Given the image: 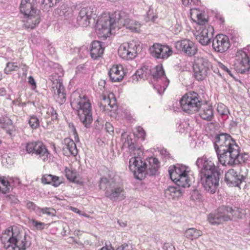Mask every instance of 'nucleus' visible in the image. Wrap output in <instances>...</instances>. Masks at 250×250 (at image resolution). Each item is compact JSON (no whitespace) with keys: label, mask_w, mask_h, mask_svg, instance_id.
Returning a JSON list of instances; mask_svg holds the SVG:
<instances>
[{"label":"nucleus","mask_w":250,"mask_h":250,"mask_svg":"<svg viewBox=\"0 0 250 250\" xmlns=\"http://www.w3.org/2000/svg\"><path fill=\"white\" fill-rule=\"evenodd\" d=\"M13 182L12 177L0 176V194H5L9 192Z\"/></svg>","instance_id":"nucleus-33"},{"label":"nucleus","mask_w":250,"mask_h":250,"mask_svg":"<svg viewBox=\"0 0 250 250\" xmlns=\"http://www.w3.org/2000/svg\"><path fill=\"white\" fill-rule=\"evenodd\" d=\"M82 215L87 218L90 217V216L86 214V213H83Z\"/></svg>","instance_id":"nucleus-62"},{"label":"nucleus","mask_w":250,"mask_h":250,"mask_svg":"<svg viewBox=\"0 0 250 250\" xmlns=\"http://www.w3.org/2000/svg\"><path fill=\"white\" fill-rule=\"evenodd\" d=\"M26 207L30 211H35L40 216H42L43 214H47L49 216H52L55 215V211L53 208L47 207L42 208L37 207L36 205L32 202H27L26 204Z\"/></svg>","instance_id":"nucleus-26"},{"label":"nucleus","mask_w":250,"mask_h":250,"mask_svg":"<svg viewBox=\"0 0 250 250\" xmlns=\"http://www.w3.org/2000/svg\"><path fill=\"white\" fill-rule=\"evenodd\" d=\"M186 236L191 240L197 239L203 235L202 231L194 228L187 229L185 232Z\"/></svg>","instance_id":"nucleus-37"},{"label":"nucleus","mask_w":250,"mask_h":250,"mask_svg":"<svg viewBox=\"0 0 250 250\" xmlns=\"http://www.w3.org/2000/svg\"><path fill=\"white\" fill-rule=\"evenodd\" d=\"M210 63L205 58L198 57L194 60L193 70L195 78L199 81L205 80L210 72Z\"/></svg>","instance_id":"nucleus-13"},{"label":"nucleus","mask_w":250,"mask_h":250,"mask_svg":"<svg viewBox=\"0 0 250 250\" xmlns=\"http://www.w3.org/2000/svg\"><path fill=\"white\" fill-rule=\"evenodd\" d=\"M125 16L121 11L113 12H104L99 17L96 27L99 37L106 39L111 34V30L115 29L116 23L120 22V18Z\"/></svg>","instance_id":"nucleus-3"},{"label":"nucleus","mask_w":250,"mask_h":250,"mask_svg":"<svg viewBox=\"0 0 250 250\" xmlns=\"http://www.w3.org/2000/svg\"><path fill=\"white\" fill-rule=\"evenodd\" d=\"M69 127H70V128H71L72 129V133L73 135H74V138L75 140H76L77 139H78V135L76 131V129L74 127V125H69Z\"/></svg>","instance_id":"nucleus-53"},{"label":"nucleus","mask_w":250,"mask_h":250,"mask_svg":"<svg viewBox=\"0 0 250 250\" xmlns=\"http://www.w3.org/2000/svg\"><path fill=\"white\" fill-rule=\"evenodd\" d=\"M41 21V11L35 10L24 15L23 20V26L26 29L35 28Z\"/></svg>","instance_id":"nucleus-22"},{"label":"nucleus","mask_w":250,"mask_h":250,"mask_svg":"<svg viewBox=\"0 0 250 250\" xmlns=\"http://www.w3.org/2000/svg\"><path fill=\"white\" fill-rule=\"evenodd\" d=\"M218 64L217 65H213L211 66L212 69L214 71V73L218 74L219 75L221 76V74L220 73L219 70L218 68Z\"/></svg>","instance_id":"nucleus-55"},{"label":"nucleus","mask_w":250,"mask_h":250,"mask_svg":"<svg viewBox=\"0 0 250 250\" xmlns=\"http://www.w3.org/2000/svg\"><path fill=\"white\" fill-rule=\"evenodd\" d=\"M28 124L30 127L33 129H36L40 126L39 119L35 115L30 116Z\"/></svg>","instance_id":"nucleus-42"},{"label":"nucleus","mask_w":250,"mask_h":250,"mask_svg":"<svg viewBox=\"0 0 250 250\" xmlns=\"http://www.w3.org/2000/svg\"><path fill=\"white\" fill-rule=\"evenodd\" d=\"M19 68V66L16 62H8L4 69V72L6 74H10L13 71H16Z\"/></svg>","instance_id":"nucleus-40"},{"label":"nucleus","mask_w":250,"mask_h":250,"mask_svg":"<svg viewBox=\"0 0 250 250\" xmlns=\"http://www.w3.org/2000/svg\"><path fill=\"white\" fill-rule=\"evenodd\" d=\"M131 158L129 161V168L131 171L134 172V174L138 179L141 178L146 171L147 164L143 162L139 157L142 153H138V155H134L135 153H129Z\"/></svg>","instance_id":"nucleus-14"},{"label":"nucleus","mask_w":250,"mask_h":250,"mask_svg":"<svg viewBox=\"0 0 250 250\" xmlns=\"http://www.w3.org/2000/svg\"><path fill=\"white\" fill-rule=\"evenodd\" d=\"M151 74L154 79L158 81L159 83L164 82L163 85L155 84V86L159 91H164L167 88L168 82L165 76V72L162 64H159L150 71Z\"/></svg>","instance_id":"nucleus-19"},{"label":"nucleus","mask_w":250,"mask_h":250,"mask_svg":"<svg viewBox=\"0 0 250 250\" xmlns=\"http://www.w3.org/2000/svg\"><path fill=\"white\" fill-rule=\"evenodd\" d=\"M217 110L218 112L221 115L226 114L228 110L226 106L223 104H218L217 107Z\"/></svg>","instance_id":"nucleus-48"},{"label":"nucleus","mask_w":250,"mask_h":250,"mask_svg":"<svg viewBox=\"0 0 250 250\" xmlns=\"http://www.w3.org/2000/svg\"><path fill=\"white\" fill-rule=\"evenodd\" d=\"M183 4L185 6H191L195 4L198 1V0H182Z\"/></svg>","instance_id":"nucleus-49"},{"label":"nucleus","mask_w":250,"mask_h":250,"mask_svg":"<svg viewBox=\"0 0 250 250\" xmlns=\"http://www.w3.org/2000/svg\"><path fill=\"white\" fill-rule=\"evenodd\" d=\"M230 45L229 37L224 34H218L212 41V47L216 52L224 53Z\"/></svg>","instance_id":"nucleus-20"},{"label":"nucleus","mask_w":250,"mask_h":250,"mask_svg":"<svg viewBox=\"0 0 250 250\" xmlns=\"http://www.w3.org/2000/svg\"><path fill=\"white\" fill-rule=\"evenodd\" d=\"M190 15L191 20L201 26L198 34L208 37L213 36L214 28L212 26L208 23V21L201 11L196 8H191Z\"/></svg>","instance_id":"nucleus-9"},{"label":"nucleus","mask_w":250,"mask_h":250,"mask_svg":"<svg viewBox=\"0 0 250 250\" xmlns=\"http://www.w3.org/2000/svg\"><path fill=\"white\" fill-rule=\"evenodd\" d=\"M109 75L112 82H120L125 75V72L123 65L121 64L113 65L110 68Z\"/></svg>","instance_id":"nucleus-29"},{"label":"nucleus","mask_w":250,"mask_h":250,"mask_svg":"<svg viewBox=\"0 0 250 250\" xmlns=\"http://www.w3.org/2000/svg\"><path fill=\"white\" fill-rule=\"evenodd\" d=\"M65 173L66 178L70 181L73 182H77V174L75 171L71 169L66 168L65 169Z\"/></svg>","instance_id":"nucleus-41"},{"label":"nucleus","mask_w":250,"mask_h":250,"mask_svg":"<svg viewBox=\"0 0 250 250\" xmlns=\"http://www.w3.org/2000/svg\"><path fill=\"white\" fill-rule=\"evenodd\" d=\"M100 107L101 110L110 114L111 116L112 114L116 113L118 109V105L115 98H110L109 97H106L103 95L100 103Z\"/></svg>","instance_id":"nucleus-21"},{"label":"nucleus","mask_w":250,"mask_h":250,"mask_svg":"<svg viewBox=\"0 0 250 250\" xmlns=\"http://www.w3.org/2000/svg\"><path fill=\"white\" fill-rule=\"evenodd\" d=\"M71 209L73 211L81 214V211L80 210H79L78 208H74V207H71Z\"/></svg>","instance_id":"nucleus-60"},{"label":"nucleus","mask_w":250,"mask_h":250,"mask_svg":"<svg viewBox=\"0 0 250 250\" xmlns=\"http://www.w3.org/2000/svg\"><path fill=\"white\" fill-rule=\"evenodd\" d=\"M234 67L239 73H244L250 68V59L243 50H238L236 54Z\"/></svg>","instance_id":"nucleus-17"},{"label":"nucleus","mask_w":250,"mask_h":250,"mask_svg":"<svg viewBox=\"0 0 250 250\" xmlns=\"http://www.w3.org/2000/svg\"><path fill=\"white\" fill-rule=\"evenodd\" d=\"M175 47L177 50L190 57L195 55L198 51L197 45L188 39L177 41L175 43Z\"/></svg>","instance_id":"nucleus-18"},{"label":"nucleus","mask_w":250,"mask_h":250,"mask_svg":"<svg viewBox=\"0 0 250 250\" xmlns=\"http://www.w3.org/2000/svg\"><path fill=\"white\" fill-rule=\"evenodd\" d=\"M36 0H21L20 6V11L23 15H27L32 11L38 10L35 7Z\"/></svg>","instance_id":"nucleus-32"},{"label":"nucleus","mask_w":250,"mask_h":250,"mask_svg":"<svg viewBox=\"0 0 250 250\" xmlns=\"http://www.w3.org/2000/svg\"><path fill=\"white\" fill-rule=\"evenodd\" d=\"M180 104L182 109L185 112L194 114L199 111L203 101L197 92L189 91L182 97Z\"/></svg>","instance_id":"nucleus-5"},{"label":"nucleus","mask_w":250,"mask_h":250,"mask_svg":"<svg viewBox=\"0 0 250 250\" xmlns=\"http://www.w3.org/2000/svg\"><path fill=\"white\" fill-rule=\"evenodd\" d=\"M121 13H124L125 16L120 17L119 23L133 32L140 33L141 28V23L131 19L127 13L123 11H121Z\"/></svg>","instance_id":"nucleus-23"},{"label":"nucleus","mask_w":250,"mask_h":250,"mask_svg":"<svg viewBox=\"0 0 250 250\" xmlns=\"http://www.w3.org/2000/svg\"><path fill=\"white\" fill-rule=\"evenodd\" d=\"M217 210L214 213H210L208 217V222L212 225H219L223 223Z\"/></svg>","instance_id":"nucleus-39"},{"label":"nucleus","mask_w":250,"mask_h":250,"mask_svg":"<svg viewBox=\"0 0 250 250\" xmlns=\"http://www.w3.org/2000/svg\"><path fill=\"white\" fill-rule=\"evenodd\" d=\"M26 152L28 154H35L43 162H48L50 153L46 146L42 141H32L24 145Z\"/></svg>","instance_id":"nucleus-11"},{"label":"nucleus","mask_w":250,"mask_h":250,"mask_svg":"<svg viewBox=\"0 0 250 250\" xmlns=\"http://www.w3.org/2000/svg\"><path fill=\"white\" fill-rule=\"evenodd\" d=\"M47 118H50L52 121L56 120L58 118V114L53 107L47 108Z\"/></svg>","instance_id":"nucleus-46"},{"label":"nucleus","mask_w":250,"mask_h":250,"mask_svg":"<svg viewBox=\"0 0 250 250\" xmlns=\"http://www.w3.org/2000/svg\"><path fill=\"white\" fill-rule=\"evenodd\" d=\"M96 16L94 8L85 7L81 9L77 18L78 24L82 27H87L89 25L90 21L94 20Z\"/></svg>","instance_id":"nucleus-15"},{"label":"nucleus","mask_w":250,"mask_h":250,"mask_svg":"<svg viewBox=\"0 0 250 250\" xmlns=\"http://www.w3.org/2000/svg\"><path fill=\"white\" fill-rule=\"evenodd\" d=\"M100 250H114L113 247L110 245H106L104 247H103L102 249H101Z\"/></svg>","instance_id":"nucleus-57"},{"label":"nucleus","mask_w":250,"mask_h":250,"mask_svg":"<svg viewBox=\"0 0 250 250\" xmlns=\"http://www.w3.org/2000/svg\"><path fill=\"white\" fill-rule=\"evenodd\" d=\"M99 188L104 191L105 197L115 200L124 196L125 191L123 185L116 183L113 179L103 177L99 181Z\"/></svg>","instance_id":"nucleus-6"},{"label":"nucleus","mask_w":250,"mask_h":250,"mask_svg":"<svg viewBox=\"0 0 250 250\" xmlns=\"http://www.w3.org/2000/svg\"><path fill=\"white\" fill-rule=\"evenodd\" d=\"M198 167H202L200 171V181L205 189L213 194L219 186V174L214 163L206 157L199 158L196 161Z\"/></svg>","instance_id":"nucleus-1"},{"label":"nucleus","mask_w":250,"mask_h":250,"mask_svg":"<svg viewBox=\"0 0 250 250\" xmlns=\"http://www.w3.org/2000/svg\"><path fill=\"white\" fill-rule=\"evenodd\" d=\"M75 235L79 236L82 235V231L80 229H75L74 231Z\"/></svg>","instance_id":"nucleus-59"},{"label":"nucleus","mask_w":250,"mask_h":250,"mask_svg":"<svg viewBox=\"0 0 250 250\" xmlns=\"http://www.w3.org/2000/svg\"><path fill=\"white\" fill-rule=\"evenodd\" d=\"M165 196L169 199H175L182 195V192L180 189L174 187H169L165 190Z\"/></svg>","instance_id":"nucleus-36"},{"label":"nucleus","mask_w":250,"mask_h":250,"mask_svg":"<svg viewBox=\"0 0 250 250\" xmlns=\"http://www.w3.org/2000/svg\"><path fill=\"white\" fill-rule=\"evenodd\" d=\"M134 135L142 140H144L146 137V132L141 126H138L135 129Z\"/></svg>","instance_id":"nucleus-45"},{"label":"nucleus","mask_w":250,"mask_h":250,"mask_svg":"<svg viewBox=\"0 0 250 250\" xmlns=\"http://www.w3.org/2000/svg\"><path fill=\"white\" fill-rule=\"evenodd\" d=\"M105 128L106 131L110 134H111L114 132V127L109 123H106L105 125Z\"/></svg>","instance_id":"nucleus-51"},{"label":"nucleus","mask_w":250,"mask_h":250,"mask_svg":"<svg viewBox=\"0 0 250 250\" xmlns=\"http://www.w3.org/2000/svg\"><path fill=\"white\" fill-rule=\"evenodd\" d=\"M171 26V31H172L175 34L179 33L182 29V25L181 23L179 22L177 20H175Z\"/></svg>","instance_id":"nucleus-47"},{"label":"nucleus","mask_w":250,"mask_h":250,"mask_svg":"<svg viewBox=\"0 0 250 250\" xmlns=\"http://www.w3.org/2000/svg\"><path fill=\"white\" fill-rule=\"evenodd\" d=\"M70 104L72 108L76 111L81 121L87 127L92 121L91 104L88 97L81 90L77 89L71 94Z\"/></svg>","instance_id":"nucleus-2"},{"label":"nucleus","mask_w":250,"mask_h":250,"mask_svg":"<svg viewBox=\"0 0 250 250\" xmlns=\"http://www.w3.org/2000/svg\"><path fill=\"white\" fill-rule=\"evenodd\" d=\"M90 55L93 60H97L102 57L104 47L102 42L98 41H93L90 47Z\"/></svg>","instance_id":"nucleus-27"},{"label":"nucleus","mask_w":250,"mask_h":250,"mask_svg":"<svg viewBox=\"0 0 250 250\" xmlns=\"http://www.w3.org/2000/svg\"><path fill=\"white\" fill-rule=\"evenodd\" d=\"M218 66L219 68H220L222 70L224 71L226 73H227L229 75H231L230 70L224 64H223L221 62H218Z\"/></svg>","instance_id":"nucleus-50"},{"label":"nucleus","mask_w":250,"mask_h":250,"mask_svg":"<svg viewBox=\"0 0 250 250\" xmlns=\"http://www.w3.org/2000/svg\"><path fill=\"white\" fill-rule=\"evenodd\" d=\"M116 250H130V249L127 244H124L118 247Z\"/></svg>","instance_id":"nucleus-54"},{"label":"nucleus","mask_w":250,"mask_h":250,"mask_svg":"<svg viewBox=\"0 0 250 250\" xmlns=\"http://www.w3.org/2000/svg\"><path fill=\"white\" fill-rule=\"evenodd\" d=\"M148 165H147V168L150 170L153 174L155 173L160 167V162L156 157H150L148 159Z\"/></svg>","instance_id":"nucleus-38"},{"label":"nucleus","mask_w":250,"mask_h":250,"mask_svg":"<svg viewBox=\"0 0 250 250\" xmlns=\"http://www.w3.org/2000/svg\"><path fill=\"white\" fill-rule=\"evenodd\" d=\"M185 166L175 167L174 169L169 171L170 178L179 187L188 188L191 184V179L189 177V171Z\"/></svg>","instance_id":"nucleus-10"},{"label":"nucleus","mask_w":250,"mask_h":250,"mask_svg":"<svg viewBox=\"0 0 250 250\" xmlns=\"http://www.w3.org/2000/svg\"><path fill=\"white\" fill-rule=\"evenodd\" d=\"M9 126L10 127L9 129L6 130V133L9 134L10 136H12L13 132L14 126L11 124H10Z\"/></svg>","instance_id":"nucleus-56"},{"label":"nucleus","mask_w":250,"mask_h":250,"mask_svg":"<svg viewBox=\"0 0 250 250\" xmlns=\"http://www.w3.org/2000/svg\"><path fill=\"white\" fill-rule=\"evenodd\" d=\"M6 91L4 88H0V95L3 96L5 94Z\"/></svg>","instance_id":"nucleus-61"},{"label":"nucleus","mask_w":250,"mask_h":250,"mask_svg":"<svg viewBox=\"0 0 250 250\" xmlns=\"http://www.w3.org/2000/svg\"><path fill=\"white\" fill-rule=\"evenodd\" d=\"M140 49L139 43L135 40L122 43L118 50V55L125 60H132L136 58Z\"/></svg>","instance_id":"nucleus-12"},{"label":"nucleus","mask_w":250,"mask_h":250,"mask_svg":"<svg viewBox=\"0 0 250 250\" xmlns=\"http://www.w3.org/2000/svg\"><path fill=\"white\" fill-rule=\"evenodd\" d=\"M4 247L8 250H25L26 242L24 236H22L16 227H9L0 237Z\"/></svg>","instance_id":"nucleus-4"},{"label":"nucleus","mask_w":250,"mask_h":250,"mask_svg":"<svg viewBox=\"0 0 250 250\" xmlns=\"http://www.w3.org/2000/svg\"><path fill=\"white\" fill-rule=\"evenodd\" d=\"M42 182L44 184H51L55 187L59 186L61 183L60 178L51 174H44L42 177Z\"/></svg>","instance_id":"nucleus-34"},{"label":"nucleus","mask_w":250,"mask_h":250,"mask_svg":"<svg viewBox=\"0 0 250 250\" xmlns=\"http://www.w3.org/2000/svg\"><path fill=\"white\" fill-rule=\"evenodd\" d=\"M53 98L57 103L60 104H63L66 101V94L62 84L59 83L56 87H53Z\"/></svg>","instance_id":"nucleus-30"},{"label":"nucleus","mask_w":250,"mask_h":250,"mask_svg":"<svg viewBox=\"0 0 250 250\" xmlns=\"http://www.w3.org/2000/svg\"><path fill=\"white\" fill-rule=\"evenodd\" d=\"M121 140L123 146L128 148L129 153H134V151L135 153H134V155H138V153H143L142 149L135 145L131 136L127 132H124L122 134Z\"/></svg>","instance_id":"nucleus-24"},{"label":"nucleus","mask_w":250,"mask_h":250,"mask_svg":"<svg viewBox=\"0 0 250 250\" xmlns=\"http://www.w3.org/2000/svg\"><path fill=\"white\" fill-rule=\"evenodd\" d=\"M214 146L217 153L232 150L236 152V150L240 149L235 141L226 133L219 134L216 137Z\"/></svg>","instance_id":"nucleus-8"},{"label":"nucleus","mask_w":250,"mask_h":250,"mask_svg":"<svg viewBox=\"0 0 250 250\" xmlns=\"http://www.w3.org/2000/svg\"><path fill=\"white\" fill-rule=\"evenodd\" d=\"M1 78H2V75H1V73H0V80H1Z\"/></svg>","instance_id":"nucleus-64"},{"label":"nucleus","mask_w":250,"mask_h":250,"mask_svg":"<svg viewBox=\"0 0 250 250\" xmlns=\"http://www.w3.org/2000/svg\"><path fill=\"white\" fill-rule=\"evenodd\" d=\"M28 83L32 85V89H35L36 88V83L35 81L32 76H29L28 78Z\"/></svg>","instance_id":"nucleus-52"},{"label":"nucleus","mask_w":250,"mask_h":250,"mask_svg":"<svg viewBox=\"0 0 250 250\" xmlns=\"http://www.w3.org/2000/svg\"><path fill=\"white\" fill-rule=\"evenodd\" d=\"M63 154L67 156H76L78 153V149L75 143L73 140L67 138L64 140V145L62 147Z\"/></svg>","instance_id":"nucleus-28"},{"label":"nucleus","mask_w":250,"mask_h":250,"mask_svg":"<svg viewBox=\"0 0 250 250\" xmlns=\"http://www.w3.org/2000/svg\"><path fill=\"white\" fill-rule=\"evenodd\" d=\"M233 151L217 153L219 162L221 164L224 166L234 167L242 165L248 160V154L240 153V149L236 150V152Z\"/></svg>","instance_id":"nucleus-7"},{"label":"nucleus","mask_w":250,"mask_h":250,"mask_svg":"<svg viewBox=\"0 0 250 250\" xmlns=\"http://www.w3.org/2000/svg\"><path fill=\"white\" fill-rule=\"evenodd\" d=\"M0 124H1V127L3 128H6V127L2 123V122H0Z\"/></svg>","instance_id":"nucleus-63"},{"label":"nucleus","mask_w":250,"mask_h":250,"mask_svg":"<svg viewBox=\"0 0 250 250\" xmlns=\"http://www.w3.org/2000/svg\"><path fill=\"white\" fill-rule=\"evenodd\" d=\"M42 3L45 5H48L49 7L52 5L51 1L50 0H42Z\"/></svg>","instance_id":"nucleus-58"},{"label":"nucleus","mask_w":250,"mask_h":250,"mask_svg":"<svg viewBox=\"0 0 250 250\" xmlns=\"http://www.w3.org/2000/svg\"><path fill=\"white\" fill-rule=\"evenodd\" d=\"M152 56L156 59H167L172 54V49L167 45L155 43L149 48Z\"/></svg>","instance_id":"nucleus-16"},{"label":"nucleus","mask_w":250,"mask_h":250,"mask_svg":"<svg viewBox=\"0 0 250 250\" xmlns=\"http://www.w3.org/2000/svg\"><path fill=\"white\" fill-rule=\"evenodd\" d=\"M212 37H208V36H205L198 34L196 36L197 40L199 42L203 45H208L210 42V39Z\"/></svg>","instance_id":"nucleus-44"},{"label":"nucleus","mask_w":250,"mask_h":250,"mask_svg":"<svg viewBox=\"0 0 250 250\" xmlns=\"http://www.w3.org/2000/svg\"><path fill=\"white\" fill-rule=\"evenodd\" d=\"M225 179L229 186L237 187L242 183L243 176L233 169H230L226 172Z\"/></svg>","instance_id":"nucleus-25"},{"label":"nucleus","mask_w":250,"mask_h":250,"mask_svg":"<svg viewBox=\"0 0 250 250\" xmlns=\"http://www.w3.org/2000/svg\"><path fill=\"white\" fill-rule=\"evenodd\" d=\"M217 210L223 223L232 219L233 217V209L229 206H221L219 207Z\"/></svg>","instance_id":"nucleus-31"},{"label":"nucleus","mask_w":250,"mask_h":250,"mask_svg":"<svg viewBox=\"0 0 250 250\" xmlns=\"http://www.w3.org/2000/svg\"><path fill=\"white\" fill-rule=\"evenodd\" d=\"M200 117L203 120L210 121L213 118V112L211 106L207 105L204 106L200 113Z\"/></svg>","instance_id":"nucleus-35"},{"label":"nucleus","mask_w":250,"mask_h":250,"mask_svg":"<svg viewBox=\"0 0 250 250\" xmlns=\"http://www.w3.org/2000/svg\"><path fill=\"white\" fill-rule=\"evenodd\" d=\"M29 222L31 224L32 226L38 230H42L45 228L46 225L45 223L39 222L34 219H30Z\"/></svg>","instance_id":"nucleus-43"}]
</instances>
